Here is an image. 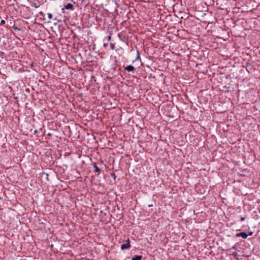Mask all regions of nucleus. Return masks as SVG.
Instances as JSON below:
<instances>
[{"mask_svg": "<svg viewBox=\"0 0 260 260\" xmlns=\"http://www.w3.org/2000/svg\"><path fill=\"white\" fill-rule=\"evenodd\" d=\"M108 46V44H104V47H107Z\"/></svg>", "mask_w": 260, "mask_h": 260, "instance_id": "obj_17", "label": "nucleus"}, {"mask_svg": "<svg viewBox=\"0 0 260 260\" xmlns=\"http://www.w3.org/2000/svg\"><path fill=\"white\" fill-rule=\"evenodd\" d=\"M1 54H2V55H3V54H4L5 53H4V52H1Z\"/></svg>", "mask_w": 260, "mask_h": 260, "instance_id": "obj_19", "label": "nucleus"}, {"mask_svg": "<svg viewBox=\"0 0 260 260\" xmlns=\"http://www.w3.org/2000/svg\"><path fill=\"white\" fill-rule=\"evenodd\" d=\"M39 14H40V15H41L42 16H44V14L43 13V12H42L41 11L39 12Z\"/></svg>", "mask_w": 260, "mask_h": 260, "instance_id": "obj_11", "label": "nucleus"}, {"mask_svg": "<svg viewBox=\"0 0 260 260\" xmlns=\"http://www.w3.org/2000/svg\"><path fill=\"white\" fill-rule=\"evenodd\" d=\"M64 9H66L67 10H74V7L73 5L71 3H68L66 5L64 6V8L62 9V10H63Z\"/></svg>", "mask_w": 260, "mask_h": 260, "instance_id": "obj_3", "label": "nucleus"}, {"mask_svg": "<svg viewBox=\"0 0 260 260\" xmlns=\"http://www.w3.org/2000/svg\"><path fill=\"white\" fill-rule=\"evenodd\" d=\"M5 22H5V21L4 20H2L1 21V24L2 25H3V24H5Z\"/></svg>", "mask_w": 260, "mask_h": 260, "instance_id": "obj_10", "label": "nucleus"}, {"mask_svg": "<svg viewBox=\"0 0 260 260\" xmlns=\"http://www.w3.org/2000/svg\"><path fill=\"white\" fill-rule=\"evenodd\" d=\"M91 165L93 166V168L95 169L94 172L96 173H101V170L96 166L95 162H92Z\"/></svg>", "mask_w": 260, "mask_h": 260, "instance_id": "obj_4", "label": "nucleus"}, {"mask_svg": "<svg viewBox=\"0 0 260 260\" xmlns=\"http://www.w3.org/2000/svg\"><path fill=\"white\" fill-rule=\"evenodd\" d=\"M34 6L36 7V8H38L39 6L38 5H37V4L36 3H34Z\"/></svg>", "mask_w": 260, "mask_h": 260, "instance_id": "obj_14", "label": "nucleus"}, {"mask_svg": "<svg viewBox=\"0 0 260 260\" xmlns=\"http://www.w3.org/2000/svg\"><path fill=\"white\" fill-rule=\"evenodd\" d=\"M48 17L50 19H52V15L51 13H48Z\"/></svg>", "mask_w": 260, "mask_h": 260, "instance_id": "obj_7", "label": "nucleus"}, {"mask_svg": "<svg viewBox=\"0 0 260 260\" xmlns=\"http://www.w3.org/2000/svg\"><path fill=\"white\" fill-rule=\"evenodd\" d=\"M236 237H241L243 239H246L247 238V237H248V234H247L245 232H241V233H237L236 235Z\"/></svg>", "mask_w": 260, "mask_h": 260, "instance_id": "obj_2", "label": "nucleus"}, {"mask_svg": "<svg viewBox=\"0 0 260 260\" xmlns=\"http://www.w3.org/2000/svg\"><path fill=\"white\" fill-rule=\"evenodd\" d=\"M245 217H241V219H240L241 221H242L245 220Z\"/></svg>", "mask_w": 260, "mask_h": 260, "instance_id": "obj_13", "label": "nucleus"}, {"mask_svg": "<svg viewBox=\"0 0 260 260\" xmlns=\"http://www.w3.org/2000/svg\"><path fill=\"white\" fill-rule=\"evenodd\" d=\"M111 48L112 49H114V45L113 44L111 43L110 44Z\"/></svg>", "mask_w": 260, "mask_h": 260, "instance_id": "obj_9", "label": "nucleus"}, {"mask_svg": "<svg viewBox=\"0 0 260 260\" xmlns=\"http://www.w3.org/2000/svg\"><path fill=\"white\" fill-rule=\"evenodd\" d=\"M131 247V245L130 244V240L129 238H128L125 243H123L121 245V250H124L126 249H129Z\"/></svg>", "mask_w": 260, "mask_h": 260, "instance_id": "obj_1", "label": "nucleus"}, {"mask_svg": "<svg viewBox=\"0 0 260 260\" xmlns=\"http://www.w3.org/2000/svg\"><path fill=\"white\" fill-rule=\"evenodd\" d=\"M252 234H253V233H252V232H249V234H248V235H249V236H251V235H252Z\"/></svg>", "mask_w": 260, "mask_h": 260, "instance_id": "obj_16", "label": "nucleus"}, {"mask_svg": "<svg viewBox=\"0 0 260 260\" xmlns=\"http://www.w3.org/2000/svg\"><path fill=\"white\" fill-rule=\"evenodd\" d=\"M111 36H109V37H108V41H109L110 40H111Z\"/></svg>", "mask_w": 260, "mask_h": 260, "instance_id": "obj_15", "label": "nucleus"}, {"mask_svg": "<svg viewBox=\"0 0 260 260\" xmlns=\"http://www.w3.org/2000/svg\"><path fill=\"white\" fill-rule=\"evenodd\" d=\"M34 62H32L30 64V68L33 69V67H34Z\"/></svg>", "mask_w": 260, "mask_h": 260, "instance_id": "obj_12", "label": "nucleus"}, {"mask_svg": "<svg viewBox=\"0 0 260 260\" xmlns=\"http://www.w3.org/2000/svg\"><path fill=\"white\" fill-rule=\"evenodd\" d=\"M38 133V130H35L34 131V133L35 134H37Z\"/></svg>", "mask_w": 260, "mask_h": 260, "instance_id": "obj_18", "label": "nucleus"}, {"mask_svg": "<svg viewBox=\"0 0 260 260\" xmlns=\"http://www.w3.org/2000/svg\"><path fill=\"white\" fill-rule=\"evenodd\" d=\"M124 70L128 72H132V71H134V70H135V68L134 67V66H133L132 65H129V66H128L125 67Z\"/></svg>", "mask_w": 260, "mask_h": 260, "instance_id": "obj_5", "label": "nucleus"}, {"mask_svg": "<svg viewBox=\"0 0 260 260\" xmlns=\"http://www.w3.org/2000/svg\"><path fill=\"white\" fill-rule=\"evenodd\" d=\"M142 259V255H136L132 258V260H141Z\"/></svg>", "mask_w": 260, "mask_h": 260, "instance_id": "obj_6", "label": "nucleus"}, {"mask_svg": "<svg viewBox=\"0 0 260 260\" xmlns=\"http://www.w3.org/2000/svg\"><path fill=\"white\" fill-rule=\"evenodd\" d=\"M13 28L15 30H20V28H18L17 26H14Z\"/></svg>", "mask_w": 260, "mask_h": 260, "instance_id": "obj_8", "label": "nucleus"}, {"mask_svg": "<svg viewBox=\"0 0 260 260\" xmlns=\"http://www.w3.org/2000/svg\"><path fill=\"white\" fill-rule=\"evenodd\" d=\"M27 1L28 2H30V0H27Z\"/></svg>", "mask_w": 260, "mask_h": 260, "instance_id": "obj_20", "label": "nucleus"}]
</instances>
